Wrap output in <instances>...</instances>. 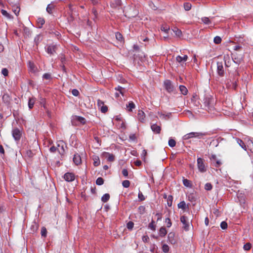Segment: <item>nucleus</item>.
Listing matches in <instances>:
<instances>
[{
	"label": "nucleus",
	"mask_w": 253,
	"mask_h": 253,
	"mask_svg": "<svg viewBox=\"0 0 253 253\" xmlns=\"http://www.w3.org/2000/svg\"><path fill=\"white\" fill-rule=\"evenodd\" d=\"M206 135V133L200 132H192L184 135L183 137V140H188L192 138H201L203 136Z\"/></svg>",
	"instance_id": "1"
},
{
	"label": "nucleus",
	"mask_w": 253,
	"mask_h": 253,
	"mask_svg": "<svg viewBox=\"0 0 253 253\" xmlns=\"http://www.w3.org/2000/svg\"><path fill=\"white\" fill-rule=\"evenodd\" d=\"M197 167L201 172H205L207 171V166L205 165V160L201 158L197 159Z\"/></svg>",
	"instance_id": "2"
},
{
	"label": "nucleus",
	"mask_w": 253,
	"mask_h": 253,
	"mask_svg": "<svg viewBox=\"0 0 253 253\" xmlns=\"http://www.w3.org/2000/svg\"><path fill=\"white\" fill-rule=\"evenodd\" d=\"M213 101V98L210 95H206L203 99V103L205 107H207L209 109H211V108L212 106Z\"/></svg>",
	"instance_id": "3"
},
{
	"label": "nucleus",
	"mask_w": 253,
	"mask_h": 253,
	"mask_svg": "<svg viewBox=\"0 0 253 253\" xmlns=\"http://www.w3.org/2000/svg\"><path fill=\"white\" fill-rule=\"evenodd\" d=\"M164 86L167 91L169 93L173 92L174 86L170 80H167L164 82Z\"/></svg>",
	"instance_id": "4"
},
{
	"label": "nucleus",
	"mask_w": 253,
	"mask_h": 253,
	"mask_svg": "<svg viewBox=\"0 0 253 253\" xmlns=\"http://www.w3.org/2000/svg\"><path fill=\"white\" fill-rule=\"evenodd\" d=\"M217 72L220 77H223L224 75V70L223 69V63L222 61L217 62Z\"/></svg>",
	"instance_id": "5"
},
{
	"label": "nucleus",
	"mask_w": 253,
	"mask_h": 253,
	"mask_svg": "<svg viewBox=\"0 0 253 253\" xmlns=\"http://www.w3.org/2000/svg\"><path fill=\"white\" fill-rule=\"evenodd\" d=\"M12 136L16 141H19L21 137L22 133L19 129L15 128L12 130Z\"/></svg>",
	"instance_id": "6"
},
{
	"label": "nucleus",
	"mask_w": 253,
	"mask_h": 253,
	"mask_svg": "<svg viewBox=\"0 0 253 253\" xmlns=\"http://www.w3.org/2000/svg\"><path fill=\"white\" fill-rule=\"evenodd\" d=\"M180 221L182 223L183 226V228L185 231L189 230V222L187 221V217L185 216H182L180 217Z\"/></svg>",
	"instance_id": "7"
},
{
	"label": "nucleus",
	"mask_w": 253,
	"mask_h": 253,
	"mask_svg": "<svg viewBox=\"0 0 253 253\" xmlns=\"http://www.w3.org/2000/svg\"><path fill=\"white\" fill-rule=\"evenodd\" d=\"M64 179L68 182H71L75 179V175L72 173L67 172L64 175Z\"/></svg>",
	"instance_id": "8"
},
{
	"label": "nucleus",
	"mask_w": 253,
	"mask_h": 253,
	"mask_svg": "<svg viewBox=\"0 0 253 253\" xmlns=\"http://www.w3.org/2000/svg\"><path fill=\"white\" fill-rule=\"evenodd\" d=\"M57 47L55 45H48L46 48V51L48 54L53 55L56 52Z\"/></svg>",
	"instance_id": "9"
},
{
	"label": "nucleus",
	"mask_w": 253,
	"mask_h": 253,
	"mask_svg": "<svg viewBox=\"0 0 253 253\" xmlns=\"http://www.w3.org/2000/svg\"><path fill=\"white\" fill-rule=\"evenodd\" d=\"M223 59H224V61L225 66L226 67H230L231 65V60L230 58L229 55H228V54L225 55L224 56Z\"/></svg>",
	"instance_id": "10"
},
{
	"label": "nucleus",
	"mask_w": 253,
	"mask_h": 253,
	"mask_svg": "<svg viewBox=\"0 0 253 253\" xmlns=\"http://www.w3.org/2000/svg\"><path fill=\"white\" fill-rule=\"evenodd\" d=\"M187 58L188 56L186 55H185L183 57H181L179 55L176 57V60L177 62L182 65V63L184 62H185L187 60Z\"/></svg>",
	"instance_id": "11"
},
{
	"label": "nucleus",
	"mask_w": 253,
	"mask_h": 253,
	"mask_svg": "<svg viewBox=\"0 0 253 253\" xmlns=\"http://www.w3.org/2000/svg\"><path fill=\"white\" fill-rule=\"evenodd\" d=\"M152 131L156 133H160L161 128L160 126H158L157 124H153L151 126Z\"/></svg>",
	"instance_id": "12"
},
{
	"label": "nucleus",
	"mask_w": 253,
	"mask_h": 253,
	"mask_svg": "<svg viewBox=\"0 0 253 253\" xmlns=\"http://www.w3.org/2000/svg\"><path fill=\"white\" fill-rule=\"evenodd\" d=\"M103 156L107 158V160L109 162H113L115 160L114 156L112 154H109V153L104 152L103 154Z\"/></svg>",
	"instance_id": "13"
},
{
	"label": "nucleus",
	"mask_w": 253,
	"mask_h": 253,
	"mask_svg": "<svg viewBox=\"0 0 253 253\" xmlns=\"http://www.w3.org/2000/svg\"><path fill=\"white\" fill-rule=\"evenodd\" d=\"M73 161L76 165H78L80 164H81L82 161L81 158L78 154L74 155V157L73 158Z\"/></svg>",
	"instance_id": "14"
},
{
	"label": "nucleus",
	"mask_w": 253,
	"mask_h": 253,
	"mask_svg": "<svg viewBox=\"0 0 253 253\" xmlns=\"http://www.w3.org/2000/svg\"><path fill=\"white\" fill-rule=\"evenodd\" d=\"M137 117L141 122H143L145 117L144 113L142 111L139 110L137 114Z\"/></svg>",
	"instance_id": "15"
},
{
	"label": "nucleus",
	"mask_w": 253,
	"mask_h": 253,
	"mask_svg": "<svg viewBox=\"0 0 253 253\" xmlns=\"http://www.w3.org/2000/svg\"><path fill=\"white\" fill-rule=\"evenodd\" d=\"M126 107L128 111H132V109L135 108V105L132 101H129L127 104L126 105Z\"/></svg>",
	"instance_id": "16"
},
{
	"label": "nucleus",
	"mask_w": 253,
	"mask_h": 253,
	"mask_svg": "<svg viewBox=\"0 0 253 253\" xmlns=\"http://www.w3.org/2000/svg\"><path fill=\"white\" fill-rule=\"evenodd\" d=\"M36 99L33 97L29 98L28 100V107L29 109L33 108L34 105L35 103Z\"/></svg>",
	"instance_id": "17"
},
{
	"label": "nucleus",
	"mask_w": 253,
	"mask_h": 253,
	"mask_svg": "<svg viewBox=\"0 0 253 253\" xmlns=\"http://www.w3.org/2000/svg\"><path fill=\"white\" fill-rule=\"evenodd\" d=\"M196 199L197 198H196V194L193 193H190L188 195V199L191 202H195L196 201Z\"/></svg>",
	"instance_id": "18"
},
{
	"label": "nucleus",
	"mask_w": 253,
	"mask_h": 253,
	"mask_svg": "<svg viewBox=\"0 0 253 253\" xmlns=\"http://www.w3.org/2000/svg\"><path fill=\"white\" fill-rule=\"evenodd\" d=\"M2 99L4 103H8L10 102V98L7 93H4L2 97Z\"/></svg>",
	"instance_id": "19"
},
{
	"label": "nucleus",
	"mask_w": 253,
	"mask_h": 253,
	"mask_svg": "<svg viewBox=\"0 0 253 253\" xmlns=\"http://www.w3.org/2000/svg\"><path fill=\"white\" fill-rule=\"evenodd\" d=\"M177 206L179 209H181L183 210H185L186 208L188 207V205L187 206L186 205V203L184 201H182V202H180L178 204Z\"/></svg>",
	"instance_id": "20"
},
{
	"label": "nucleus",
	"mask_w": 253,
	"mask_h": 253,
	"mask_svg": "<svg viewBox=\"0 0 253 253\" xmlns=\"http://www.w3.org/2000/svg\"><path fill=\"white\" fill-rule=\"evenodd\" d=\"M179 90L182 94L186 95L187 94L188 90L185 86L180 85L179 86Z\"/></svg>",
	"instance_id": "21"
},
{
	"label": "nucleus",
	"mask_w": 253,
	"mask_h": 253,
	"mask_svg": "<svg viewBox=\"0 0 253 253\" xmlns=\"http://www.w3.org/2000/svg\"><path fill=\"white\" fill-rule=\"evenodd\" d=\"M167 233V231L164 227H162L159 230V235L161 237H164Z\"/></svg>",
	"instance_id": "22"
},
{
	"label": "nucleus",
	"mask_w": 253,
	"mask_h": 253,
	"mask_svg": "<svg viewBox=\"0 0 253 253\" xmlns=\"http://www.w3.org/2000/svg\"><path fill=\"white\" fill-rule=\"evenodd\" d=\"M174 234L173 233H169L168 235V239L171 244H175V241L174 239Z\"/></svg>",
	"instance_id": "23"
},
{
	"label": "nucleus",
	"mask_w": 253,
	"mask_h": 253,
	"mask_svg": "<svg viewBox=\"0 0 253 253\" xmlns=\"http://www.w3.org/2000/svg\"><path fill=\"white\" fill-rule=\"evenodd\" d=\"M237 143L239 144V145L245 150H247L246 146L245 143L240 139H237Z\"/></svg>",
	"instance_id": "24"
},
{
	"label": "nucleus",
	"mask_w": 253,
	"mask_h": 253,
	"mask_svg": "<svg viewBox=\"0 0 253 253\" xmlns=\"http://www.w3.org/2000/svg\"><path fill=\"white\" fill-rule=\"evenodd\" d=\"M202 21L205 24H210L211 23V20L209 19V18L207 17H204L201 18Z\"/></svg>",
	"instance_id": "25"
},
{
	"label": "nucleus",
	"mask_w": 253,
	"mask_h": 253,
	"mask_svg": "<svg viewBox=\"0 0 253 253\" xmlns=\"http://www.w3.org/2000/svg\"><path fill=\"white\" fill-rule=\"evenodd\" d=\"M75 118L76 120L80 122L82 124H84L85 123V119L82 117L76 116Z\"/></svg>",
	"instance_id": "26"
},
{
	"label": "nucleus",
	"mask_w": 253,
	"mask_h": 253,
	"mask_svg": "<svg viewBox=\"0 0 253 253\" xmlns=\"http://www.w3.org/2000/svg\"><path fill=\"white\" fill-rule=\"evenodd\" d=\"M110 199V195L109 194H105L101 197V200L103 202H107Z\"/></svg>",
	"instance_id": "27"
},
{
	"label": "nucleus",
	"mask_w": 253,
	"mask_h": 253,
	"mask_svg": "<svg viewBox=\"0 0 253 253\" xmlns=\"http://www.w3.org/2000/svg\"><path fill=\"white\" fill-rule=\"evenodd\" d=\"M161 29L162 31H164L166 33H168L169 31V27L167 25H164L162 26Z\"/></svg>",
	"instance_id": "28"
},
{
	"label": "nucleus",
	"mask_w": 253,
	"mask_h": 253,
	"mask_svg": "<svg viewBox=\"0 0 253 253\" xmlns=\"http://www.w3.org/2000/svg\"><path fill=\"white\" fill-rule=\"evenodd\" d=\"M173 31L176 36L180 37L182 36L181 31L177 28H174V29H173Z\"/></svg>",
	"instance_id": "29"
},
{
	"label": "nucleus",
	"mask_w": 253,
	"mask_h": 253,
	"mask_svg": "<svg viewBox=\"0 0 253 253\" xmlns=\"http://www.w3.org/2000/svg\"><path fill=\"white\" fill-rule=\"evenodd\" d=\"M183 183L184 186L188 187H190L192 186L190 181L187 179H183Z\"/></svg>",
	"instance_id": "30"
},
{
	"label": "nucleus",
	"mask_w": 253,
	"mask_h": 253,
	"mask_svg": "<svg viewBox=\"0 0 253 253\" xmlns=\"http://www.w3.org/2000/svg\"><path fill=\"white\" fill-rule=\"evenodd\" d=\"M29 67L31 71L33 72H35L36 71V67L34 63L30 61L29 62Z\"/></svg>",
	"instance_id": "31"
},
{
	"label": "nucleus",
	"mask_w": 253,
	"mask_h": 253,
	"mask_svg": "<svg viewBox=\"0 0 253 253\" xmlns=\"http://www.w3.org/2000/svg\"><path fill=\"white\" fill-rule=\"evenodd\" d=\"M38 23L40 25V26H39L40 28H41L42 26L44 24V20L42 18H39L37 20Z\"/></svg>",
	"instance_id": "32"
},
{
	"label": "nucleus",
	"mask_w": 253,
	"mask_h": 253,
	"mask_svg": "<svg viewBox=\"0 0 253 253\" xmlns=\"http://www.w3.org/2000/svg\"><path fill=\"white\" fill-rule=\"evenodd\" d=\"M104 183V179L102 177H98L96 180V184L98 185H102Z\"/></svg>",
	"instance_id": "33"
},
{
	"label": "nucleus",
	"mask_w": 253,
	"mask_h": 253,
	"mask_svg": "<svg viewBox=\"0 0 253 253\" xmlns=\"http://www.w3.org/2000/svg\"><path fill=\"white\" fill-rule=\"evenodd\" d=\"M234 57H232V60L236 63L237 64H239L241 60H242V57H240V58H236L235 57V55L234 54H233Z\"/></svg>",
	"instance_id": "34"
},
{
	"label": "nucleus",
	"mask_w": 253,
	"mask_h": 253,
	"mask_svg": "<svg viewBox=\"0 0 253 253\" xmlns=\"http://www.w3.org/2000/svg\"><path fill=\"white\" fill-rule=\"evenodd\" d=\"M191 4L189 2H186L184 4V7L185 10L188 11L191 8Z\"/></svg>",
	"instance_id": "35"
},
{
	"label": "nucleus",
	"mask_w": 253,
	"mask_h": 253,
	"mask_svg": "<svg viewBox=\"0 0 253 253\" xmlns=\"http://www.w3.org/2000/svg\"><path fill=\"white\" fill-rule=\"evenodd\" d=\"M176 145L175 141L173 139H170L169 141V145L171 147H173Z\"/></svg>",
	"instance_id": "36"
},
{
	"label": "nucleus",
	"mask_w": 253,
	"mask_h": 253,
	"mask_svg": "<svg viewBox=\"0 0 253 253\" xmlns=\"http://www.w3.org/2000/svg\"><path fill=\"white\" fill-rule=\"evenodd\" d=\"M23 31L25 36H26L27 37H29V36L31 34V32L28 28L24 27L23 29Z\"/></svg>",
	"instance_id": "37"
},
{
	"label": "nucleus",
	"mask_w": 253,
	"mask_h": 253,
	"mask_svg": "<svg viewBox=\"0 0 253 253\" xmlns=\"http://www.w3.org/2000/svg\"><path fill=\"white\" fill-rule=\"evenodd\" d=\"M115 89L119 91L120 93L123 96L124 95V88H123V87L121 86H118L117 87H116L115 88Z\"/></svg>",
	"instance_id": "38"
},
{
	"label": "nucleus",
	"mask_w": 253,
	"mask_h": 253,
	"mask_svg": "<svg viewBox=\"0 0 253 253\" xmlns=\"http://www.w3.org/2000/svg\"><path fill=\"white\" fill-rule=\"evenodd\" d=\"M213 42L215 44H219L221 42V38L219 36H216L214 38Z\"/></svg>",
	"instance_id": "39"
},
{
	"label": "nucleus",
	"mask_w": 253,
	"mask_h": 253,
	"mask_svg": "<svg viewBox=\"0 0 253 253\" xmlns=\"http://www.w3.org/2000/svg\"><path fill=\"white\" fill-rule=\"evenodd\" d=\"M47 234V230L45 227H42L41 229V235L42 237H46Z\"/></svg>",
	"instance_id": "40"
},
{
	"label": "nucleus",
	"mask_w": 253,
	"mask_h": 253,
	"mask_svg": "<svg viewBox=\"0 0 253 253\" xmlns=\"http://www.w3.org/2000/svg\"><path fill=\"white\" fill-rule=\"evenodd\" d=\"M212 188V186L210 183H207L205 185V189L206 190L210 191Z\"/></svg>",
	"instance_id": "41"
},
{
	"label": "nucleus",
	"mask_w": 253,
	"mask_h": 253,
	"mask_svg": "<svg viewBox=\"0 0 253 253\" xmlns=\"http://www.w3.org/2000/svg\"><path fill=\"white\" fill-rule=\"evenodd\" d=\"M93 165L95 167L98 166L100 165V160L98 157L95 158L94 159Z\"/></svg>",
	"instance_id": "42"
},
{
	"label": "nucleus",
	"mask_w": 253,
	"mask_h": 253,
	"mask_svg": "<svg viewBox=\"0 0 253 253\" xmlns=\"http://www.w3.org/2000/svg\"><path fill=\"white\" fill-rule=\"evenodd\" d=\"M122 185L124 187L127 188L130 185V182L127 180H124L122 182Z\"/></svg>",
	"instance_id": "43"
},
{
	"label": "nucleus",
	"mask_w": 253,
	"mask_h": 253,
	"mask_svg": "<svg viewBox=\"0 0 253 253\" xmlns=\"http://www.w3.org/2000/svg\"><path fill=\"white\" fill-rule=\"evenodd\" d=\"M154 221L152 220L151 223H150L149 224V228L153 231H155L156 230V226L154 225Z\"/></svg>",
	"instance_id": "44"
},
{
	"label": "nucleus",
	"mask_w": 253,
	"mask_h": 253,
	"mask_svg": "<svg viewBox=\"0 0 253 253\" xmlns=\"http://www.w3.org/2000/svg\"><path fill=\"white\" fill-rule=\"evenodd\" d=\"M251 246L250 243H247L244 245L243 248L245 251H249L251 249Z\"/></svg>",
	"instance_id": "45"
},
{
	"label": "nucleus",
	"mask_w": 253,
	"mask_h": 253,
	"mask_svg": "<svg viewBox=\"0 0 253 253\" xmlns=\"http://www.w3.org/2000/svg\"><path fill=\"white\" fill-rule=\"evenodd\" d=\"M134 226V223L132 221H129L126 225V227L128 229L132 230Z\"/></svg>",
	"instance_id": "46"
},
{
	"label": "nucleus",
	"mask_w": 253,
	"mask_h": 253,
	"mask_svg": "<svg viewBox=\"0 0 253 253\" xmlns=\"http://www.w3.org/2000/svg\"><path fill=\"white\" fill-rule=\"evenodd\" d=\"M116 38L117 40H118L119 41H121L123 39V36L119 32H117L116 33Z\"/></svg>",
	"instance_id": "47"
},
{
	"label": "nucleus",
	"mask_w": 253,
	"mask_h": 253,
	"mask_svg": "<svg viewBox=\"0 0 253 253\" xmlns=\"http://www.w3.org/2000/svg\"><path fill=\"white\" fill-rule=\"evenodd\" d=\"M1 12L3 16H4L8 18H10V15L6 10H5L4 9H2L1 10Z\"/></svg>",
	"instance_id": "48"
},
{
	"label": "nucleus",
	"mask_w": 253,
	"mask_h": 253,
	"mask_svg": "<svg viewBox=\"0 0 253 253\" xmlns=\"http://www.w3.org/2000/svg\"><path fill=\"white\" fill-rule=\"evenodd\" d=\"M53 8V6L51 5V4H48L46 7V11L48 13L51 14L52 13Z\"/></svg>",
	"instance_id": "49"
},
{
	"label": "nucleus",
	"mask_w": 253,
	"mask_h": 253,
	"mask_svg": "<svg viewBox=\"0 0 253 253\" xmlns=\"http://www.w3.org/2000/svg\"><path fill=\"white\" fill-rule=\"evenodd\" d=\"M162 250L164 253H168L169 251V247L167 245L165 244L162 247Z\"/></svg>",
	"instance_id": "50"
},
{
	"label": "nucleus",
	"mask_w": 253,
	"mask_h": 253,
	"mask_svg": "<svg viewBox=\"0 0 253 253\" xmlns=\"http://www.w3.org/2000/svg\"><path fill=\"white\" fill-rule=\"evenodd\" d=\"M172 197L171 196H169L168 197V205L169 207H171L172 206Z\"/></svg>",
	"instance_id": "51"
},
{
	"label": "nucleus",
	"mask_w": 253,
	"mask_h": 253,
	"mask_svg": "<svg viewBox=\"0 0 253 253\" xmlns=\"http://www.w3.org/2000/svg\"><path fill=\"white\" fill-rule=\"evenodd\" d=\"M1 73L4 76L6 77L8 75V71L6 68H3L1 70Z\"/></svg>",
	"instance_id": "52"
},
{
	"label": "nucleus",
	"mask_w": 253,
	"mask_h": 253,
	"mask_svg": "<svg viewBox=\"0 0 253 253\" xmlns=\"http://www.w3.org/2000/svg\"><path fill=\"white\" fill-rule=\"evenodd\" d=\"M100 108V110L102 113H105L107 112L108 111V107L106 105L102 106Z\"/></svg>",
	"instance_id": "53"
},
{
	"label": "nucleus",
	"mask_w": 253,
	"mask_h": 253,
	"mask_svg": "<svg viewBox=\"0 0 253 253\" xmlns=\"http://www.w3.org/2000/svg\"><path fill=\"white\" fill-rule=\"evenodd\" d=\"M220 227L222 229H226L227 228V224L225 221H222L220 224Z\"/></svg>",
	"instance_id": "54"
},
{
	"label": "nucleus",
	"mask_w": 253,
	"mask_h": 253,
	"mask_svg": "<svg viewBox=\"0 0 253 253\" xmlns=\"http://www.w3.org/2000/svg\"><path fill=\"white\" fill-rule=\"evenodd\" d=\"M138 210H139V212L141 213V214H143L144 212H145V208L144 206H140L139 208H138Z\"/></svg>",
	"instance_id": "55"
},
{
	"label": "nucleus",
	"mask_w": 253,
	"mask_h": 253,
	"mask_svg": "<svg viewBox=\"0 0 253 253\" xmlns=\"http://www.w3.org/2000/svg\"><path fill=\"white\" fill-rule=\"evenodd\" d=\"M165 222L167 223L168 227H170L171 226L172 224H171V222L169 218V217L167 218L166 219Z\"/></svg>",
	"instance_id": "56"
},
{
	"label": "nucleus",
	"mask_w": 253,
	"mask_h": 253,
	"mask_svg": "<svg viewBox=\"0 0 253 253\" xmlns=\"http://www.w3.org/2000/svg\"><path fill=\"white\" fill-rule=\"evenodd\" d=\"M43 78L46 80H50L51 78V75L49 73H45L43 75Z\"/></svg>",
	"instance_id": "57"
},
{
	"label": "nucleus",
	"mask_w": 253,
	"mask_h": 253,
	"mask_svg": "<svg viewBox=\"0 0 253 253\" xmlns=\"http://www.w3.org/2000/svg\"><path fill=\"white\" fill-rule=\"evenodd\" d=\"M138 197L139 199L141 201H144L145 200L144 196H143V194L140 192H139Z\"/></svg>",
	"instance_id": "58"
},
{
	"label": "nucleus",
	"mask_w": 253,
	"mask_h": 253,
	"mask_svg": "<svg viewBox=\"0 0 253 253\" xmlns=\"http://www.w3.org/2000/svg\"><path fill=\"white\" fill-rule=\"evenodd\" d=\"M72 93L74 96H77L79 94V91L76 89H74L72 91Z\"/></svg>",
	"instance_id": "59"
},
{
	"label": "nucleus",
	"mask_w": 253,
	"mask_h": 253,
	"mask_svg": "<svg viewBox=\"0 0 253 253\" xmlns=\"http://www.w3.org/2000/svg\"><path fill=\"white\" fill-rule=\"evenodd\" d=\"M97 104L99 108H101L102 106L104 105V102L101 100H98Z\"/></svg>",
	"instance_id": "60"
},
{
	"label": "nucleus",
	"mask_w": 253,
	"mask_h": 253,
	"mask_svg": "<svg viewBox=\"0 0 253 253\" xmlns=\"http://www.w3.org/2000/svg\"><path fill=\"white\" fill-rule=\"evenodd\" d=\"M122 174L125 177H127L128 176V171L126 169H124L122 170Z\"/></svg>",
	"instance_id": "61"
},
{
	"label": "nucleus",
	"mask_w": 253,
	"mask_h": 253,
	"mask_svg": "<svg viewBox=\"0 0 253 253\" xmlns=\"http://www.w3.org/2000/svg\"><path fill=\"white\" fill-rule=\"evenodd\" d=\"M142 240L144 242H147L149 240V237L148 236H143L142 237Z\"/></svg>",
	"instance_id": "62"
},
{
	"label": "nucleus",
	"mask_w": 253,
	"mask_h": 253,
	"mask_svg": "<svg viewBox=\"0 0 253 253\" xmlns=\"http://www.w3.org/2000/svg\"><path fill=\"white\" fill-rule=\"evenodd\" d=\"M57 148L56 147L53 146L50 148V151L51 152L54 153L56 151Z\"/></svg>",
	"instance_id": "63"
},
{
	"label": "nucleus",
	"mask_w": 253,
	"mask_h": 253,
	"mask_svg": "<svg viewBox=\"0 0 253 253\" xmlns=\"http://www.w3.org/2000/svg\"><path fill=\"white\" fill-rule=\"evenodd\" d=\"M129 139L132 140H135L136 139V137L134 134H131L129 135Z\"/></svg>",
	"instance_id": "64"
}]
</instances>
